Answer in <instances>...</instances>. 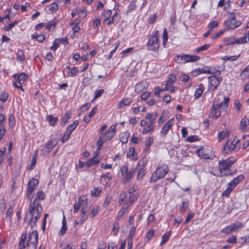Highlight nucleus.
<instances>
[{"instance_id":"f257e3e1","label":"nucleus","mask_w":249,"mask_h":249,"mask_svg":"<svg viewBox=\"0 0 249 249\" xmlns=\"http://www.w3.org/2000/svg\"><path fill=\"white\" fill-rule=\"evenodd\" d=\"M38 237L37 231H33L28 235L27 240L25 243V240L27 239V234L26 233H22L21 240L19 242L18 249H24L26 247H30L31 246L32 247V249H36Z\"/></svg>"},{"instance_id":"f03ea898","label":"nucleus","mask_w":249,"mask_h":249,"mask_svg":"<svg viewBox=\"0 0 249 249\" xmlns=\"http://www.w3.org/2000/svg\"><path fill=\"white\" fill-rule=\"evenodd\" d=\"M236 159L231 157L224 160H221L218 162L219 177L232 176L234 174L231 170V167L236 161Z\"/></svg>"},{"instance_id":"7ed1b4c3","label":"nucleus","mask_w":249,"mask_h":249,"mask_svg":"<svg viewBox=\"0 0 249 249\" xmlns=\"http://www.w3.org/2000/svg\"><path fill=\"white\" fill-rule=\"evenodd\" d=\"M42 209V208L41 205L36 202V200H34L33 202L31 200L28 208V212L31 216L29 219V223L32 227V224L33 223V225H36V223L40 218Z\"/></svg>"},{"instance_id":"20e7f679","label":"nucleus","mask_w":249,"mask_h":249,"mask_svg":"<svg viewBox=\"0 0 249 249\" xmlns=\"http://www.w3.org/2000/svg\"><path fill=\"white\" fill-rule=\"evenodd\" d=\"M168 172L169 169L167 165H161L160 167H158L156 171L152 174L149 182L152 183L160 178H164Z\"/></svg>"},{"instance_id":"39448f33","label":"nucleus","mask_w":249,"mask_h":249,"mask_svg":"<svg viewBox=\"0 0 249 249\" xmlns=\"http://www.w3.org/2000/svg\"><path fill=\"white\" fill-rule=\"evenodd\" d=\"M160 47L158 31L154 32L150 36L147 45L148 49L152 51H157Z\"/></svg>"},{"instance_id":"423d86ee","label":"nucleus","mask_w":249,"mask_h":249,"mask_svg":"<svg viewBox=\"0 0 249 249\" xmlns=\"http://www.w3.org/2000/svg\"><path fill=\"white\" fill-rule=\"evenodd\" d=\"M229 19L225 21L224 24L227 30H233L239 27L241 22L235 19V13L233 12L228 13Z\"/></svg>"},{"instance_id":"0eeeda50","label":"nucleus","mask_w":249,"mask_h":249,"mask_svg":"<svg viewBox=\"0 0 249 249\" xmlns=\"http://www.w3.org/2000/svg\"><path fill=\"white\" fill-rule=\"evenodd\" d=\"M200 57L195 55L182 54L176 56L175 61L178 64L196 62L200 59Z\"/></svg>"},{"instance_id":"6e6552de","label":"nucleus","mask_w":249,"mask_h":249,"mask_svg":"<svg viewBox=\"0 0 249 249\" xmlns=\"http://www.w3.org/2000/svg\"><path fill=\"white\" fill-rule=\"evenodd\" d=\"M244 178L245 177L243 175H239L237 177L235 178L232 180L228 183V188L222 193V196H228L233 189L238 184L243 181Z\"/></svg>"},{"instance_id":"1a4fd4ad","label":"nucleus","mask_w":249,"mask_h":249,"mask_svg":"<svg viewBox=\"0 0 249 249\" xmlns=\"http://www.w3.org/2000/svg\"><path fill=\"white\" fill-rule=\"evenodd\" d=\"M39 183L38 179L33 178L29 181L27 185L26 196L28 199H30L32 197V194L36 189Z\"/></svg>"},{"instance_id":"9d476101","label":"nucleus","mask_w":249,"mask_h":249,"mask_svg":"<svg viewBox=\"0 0 249 249\" xmlns=\"http://www.w3.org/2000/svg\"><path fill=\"white\" fill-rule=\"evenodd\" d=\"M208 79L209 81V84L208 86V90L206 92L210 90H212L213 91L215 90L222 80L221 77L217 78L215 75H212L209 77Z\"/></svg>"},{"instance_id":"9b49d317","label":"nucleus","mask_w":249,"mask_h":249,"mask_svg":"<svg viewBox=\"0 0 249 249\" xmlns=\"http://www.w3.org/2000/svg\"><path fill=\"white\" fill-rule=\"evenodd\" d=\"M197 153L200 157L205 159H212L213 157L212 148L210 147H201L197 150Z\"/></svg>"},{"instance_id":"f8f14e48","label":"nucleus","mask_w":249,"mask_h":249,"mask_svg":"<svg viewBox=\"0 0 249 249\" xmlns=\"http://www.w3.org/2000/svg\"><path fill=\"white\" fill-rule=\"evenodd\" d=\"M57 142L56 139H51L45 145L44 147L41 151L43 155H47L53 148L57 144Z\"/></svg>"},{"instance_id":"ddd939ff","label":"nucleus","mask_w":249,"mask_h":249,"mask_svg":"<svg viewBox=\"0 0 249 249\" xmlns=\"http://www.w3.org/2000/svg\"><path fill=\"white\" fill-rule=\"evenodd\" d=\"M239 142V140H233L231 142L230 144L229 142H227L223 146V150L225 151V153H229L233 150L236 148V144Z\"/></svg>"},{"instance_id":"4468645a","label":"nucleus","mask_w":249,"mask_h":249,"mask_svg":"<svg viewBox=\"0 0 249 249\" xmlns=\"http://www.w3.org/2000/svg\"><path fill=\"white\" fill-rule=\"evenodd\" d=\"M221 114L220 109L218 107L217 105H215V103L214 102L209 114V117L210 118H214L215 119H217L221 116Z\"/></svg>"},{"instance_id":"2eb2a0df","label":"nucleus","mask_w":249,"mask_h":249,"mask_svg":"<svg viewBox=\"0 0 249 249\" xmlns=\"http://www.w3.org/2000/svg\"><path fill=\"white\" fill-rule=\"evenodd\" d=\"M174 118L169 120L162 127L160 133L163 135H166L170 130L172 126L174 124Z\"/></svg>"},{"instance_id":"dca6fc26","label":"nucleus","mask_w":249,"mask_h":249,"mask_svg":"<svg viewBox=\"0 0 249 249\" xmlns=\"http://www.w3.org/2000/svg\"><path fill=\"white\" fill-rule=\"evenodd\" d=\"M135 172V169L134 168H131L130 170L124 175L123 178L122 179V182L125 183L129 182L133 177Z\"/></svg>"},{"instance_id":"f3484780","label":"nucleus","mask_w":249,"mask_h":249,"mask_svg":"<svg viewBox=\"0 0 249 249\" xmlns=\"http://www.w3.org/2000/svg\"><path fill=\"white\" fill-rule=\"evenodd\" d=\"M14 78L17 77V82H18L20 85H22L25 81L28 78V74H25V73H21L20 74L18 75V74H15L13 75Z\"/></svg>"},{"instance_id":"a211bd4d","label":"nucleus","mask_w":249,"mask_h":249,"mask_svg":"<svg viewBox=\"0 0 249 249\" xmlns=\"http://www.w3.org/2000/svg\"><path fill=\"white\" fill-rule=\"evenodd\" d=\"M116 129V125H112L109 128V129L107 130V132L105 134L108 140H111L115 135Z\"/></svg>"},{"instance_id":"6ab92c4d","label":"nucleus","mask_w":249,"mask_h":249,"mask_svg":"<svg viewBox=\"0 0 249 249\" xmlns=\"http://www.w3.org/2000/svg\"><path fill=\"white\" fill-rule=\"evenodd\" d=\"M97 155L96 154L95 156L89 160L85 164L86 166L89 168L93 165H95L98 163L100 161V160L98 159Z\"/></svg>"},{"instance_id":"aec40b11","label":"nucleus","mask_w":249,"mask_h":249,"mask_svg":"<svg viewBox=\"0 0 249 249\" xmlns=\"http://www.w3.org/2000/svg\"><path fill=\"white\" fill-rule=\"evenodd\" d=\"M154 120L149 121L148 125L147 127L144 128L142 130V133L145 135L149 133L152 130L154 129V124H155Z\"/></svg>"},{"instance_id":"412c9836","label":"nucleus","mask_w":249,"mask_h":249,"mask_svg":"<svg viewBox=\"0 0 249 249\" xmlns=\"http://www.w3.org/2000/svg\"><path fill=\"white\" fill-rule=\"evenodd\" d=\"M230 99L229 97H225L224 101L221 102L220 104H215V105L218 106L219 109L225 110L228 107Z\"/></svg>"},{"instance_id":"4be33fe9","label":"nucleus","mask_w":249,"mask_h":249,"mask_svg":"<svg viewBox=\"0 0 249 249\" xmlns=\"http://www.w3.org/2000/svg\"><path fill=\"white\" fill-rule=\"evenodd\" d=\"M120 16L118 14L117 12H115L111 17L110 20L107 21V25H109L112 23L117 24L120 21Z\"/></svg>"},{"instance_id":"5701e85b","label":"nucleus","mask_w":249,"mask_h":249,"mask_svg":"<svg viewBox=\"0 0 249 249\" xmlns=\"http://www.w3.org/2000/svg\"><path fill=\"white\" fill-rule=\"evenodd\" d=\"M204 90V86L202 84H200L198 87L196 89L195 93V99H198L200 97Z\"/></svg>"},{"instance_id":"b1692460","label":"nucleus","mask_w":249,"mask_h":249,"mask_svg":"<svg viewBox=\"0 0 249 249\" xmlns=\"http://www.w3.org/2000/svg\"><path fill=\"white\" fill-rule=\"evenodd\" d=\"M112 15V11L110 10H105L101 14V16L104 18V21L106 22L107 24V21L108 20H110L111 16Z\"/></svg>"},{"instance_id":"393cba45","label":"nucleus","mask_w":249,"mask_h":249,"mask_svg":"<svg viewBox=\"0 0 249 249\" xmlns=\"http://www.w3.org/2000/svg\"><path fill=\"white\" fill-rule=\"evenodd\" d=\"M130 134L129 132L126 131L123 132L120 134V140L123 143H126L127 142L128 139L129 137Z\"/></svg>"},{"instance_id":"a878e982","label":"nucleus","mask_w":249,"mask_h":249,"mask_svg":"<svg viewBox=\"0 0 249 249\" xmlns=\"http://www.w3.org/2000/svg\"><path fill=\"white\" fill-rule=\"evenodd\" d=\"M249 119L245 116L243 118H242L240 122V128L245 130L246 129L248 125L249 124Z\"/></svg>"},{"instance_id":"bb28decb","label":"nucleus","mask_w":249,"mask_h":249,"mask_svg":"<svg viewBox=\"0 0 249 249\" xmlns=\"http://www.w3.org/2000/svg\"><path fill=\"white\" fill-rule=\"evenodd\" d=\"M240 76L242 79H246L249 78V64L242 71Z\"/></svg>"},{"instance_id":"cd10ccee","label":"nucleus","mask_w":249,"mask_h":249,"mask_svg":"<svg viewBox=\"0 0 249 249\" xmlns=\"http://www.w3.org/2000/svg\"><path fill=\"white\" fill-rule=\"evenodd\" d=\"M232 231H235L243 228V225L240 222H236L231 225Z\"/></svg>"},{"instance_id":"c85d7f7f","label":"nucleus","mask_w":249,"mask_h":249,"mask_svg":"<svg viewBox=\"0 0 249 249\" xmlns=\"http://www.w3.org/2000/svg\"><path fill=\"white\" fill-rule=\"evenodd\" d=\"M106 140H104L101 137H100L97 141V145L98 146V148L95 152L97 155H98L100 151L102 149L103 144L106 142Z\"/></svg>"},{"instance_id":"c756f323","label":"nucleus","mask_w":249,"mask_h":249,"mask_svg":"<svg viewBox=\"0 0 249 249\" xmlns=\"http://www.w3.org/2000/svg\"><path fill=\"white\" fill-rule=\"evenodd\" d=\"M78 124H79V121L78 120H76V121H74L73 124H71L68 125L66 130L68 131V132H70L71 133H72V132L74 130V129L76 128V127L78 125Z\"/></svg>"},{"instance_id":"7c9ffc66","label":"nucleus","mask_w":249,"mask_h":249,"mask_svg":"<svg viewBox=\"0 0 249 249\" xmlns=\"http://www.w3.org/2000/svg\"><path fill=\"white\" fill-rule=\"evenodd\" d=\"M67 221L65 216L64 215L62 219V226L60 231L61 235L64 234L67 231Z\"/></svg>"},{"instance_id":"2f4dec72","label":"nucleus","mask_w":249,"mask_h":249,"mask_svg":"<svg viewBox=\"0 0 249 249\" xmlns=\"http://www.w3.org/2000/svg\"><path fill=\"white\" fill-rule=\"evenodd\" d=\"M45 194L42 190L39 189L36 194V198L35 200H43L45 199Z\"/></svg>"},{"instance_id":"473e14b6","label":"nucleus","mask_w":249,"mask_h":249,"mask_svg":"<svg viewBox=\"0 0 249 249\" xmlns=\"http://www.w3.org/2000/svg\"><path fill=\"white\" fill-rule=\"evenodd\" d=\"M236 44L245 43L247 42V34L246 33L244 36L239 38H235Z\"/></svg>"},{"instance_id":"72a5a7b5","label":"nucleus","mask_w":249,"mask_h":249,"mask_svg":"<svg viewBox=\"0 0 249 249\" xmlns=\"http://www.w3.org/2000/svg\"><path fill=\"white\" fill-rule=\"evenodd\" d=\"M171 233V231H169L168 232L163 234L162 236L161 242L160 243V246H162L164 244H165L169 239L170 235Z\"/></svg>"},{"instance_id":"f704fd0d","label":"nucleus","mask_w":249,"mask_h":249,"mask_svg":"<svg viewBox=\"0 0 249 249\" xmlns=\"http://www.w3.org/2000/svg\"><path fill=\"white\" fill-rule=\"evenodd\" d=\"M132 100L131 99L129 98H126V99H124L123 100H122L121 102H119V106L120 107H122L124 106H128L130 105V104L131 103Z\"/></svg>"},{"instance_id":"c9c22d12","label":"nucleus","mask_w":249,"mask_h":249,"mask_svg":"<svg viewBox=\"0 0 249 249\" xmlns=\"http://www.w3.org/2000/svg\"><path fill=\"white\" fill-rule=\"evenodd\" d=\"M47 120L50 125L54 126L57 122V118L53 117V116L50 115L47 117Z\"/></svg>"},{"instance_id":"e433bc0d","label":"nucleus","mask_w":249,"mask_h":249,"mask_svg":"<svg viewBox=\"0 0 249 249\" xmlns=\"http://www.w3.org/2000/svg\"><path fill=\"white\" fill-rule=\"evenodd\" d=\"M99 207L98 206L93 207L91 212L89 213V215L91 218L94 217L98 213Z\"/></svg>"},{"instance_id":"4c0bfd02","label":"nucleus","mask_w":249,"mask_h":249,"mask_svg":"<svg viewBox=\"0 0 249 249\" xmlns=\"http://www.w3.org/2000/svg\"><path fill=\"white\" fill-rule=\"evenodd\" d=\"M17 60L18 61H23L25 60V57L24 55V52L22 50H18L17 53Z\"/></svg>"},{"instance_id":"58836bf2","label":"nucleus","mask_w":249,"mask_h":249,"mask_svg":"<svg viewBox=\"0 0 249 249\" xmlns=\"http://www.w3.org/2000/svg\"><path fill=\"white\" fill-rule=\"evenodd\" d=\"M210 46L211 45L209 44H206L200 47L196 48L195 50V52L198 53L200 52L207 50L210 48Z\"/></svg>"},{"instance_id":"ea45409f","label":"nucleus","mask_w":249,"mask_h":249,"mask_svg":"<svg viewBox=\"0 0 249 249\" xmlns=\"http://www.w3.org/2000/svg\"><path fill=\"white\" fill-rule=\"evenodd\" d=\"M153 138L149 137L148 139L147 142H146V143L145 144V148L144 149V152L146 153L148 151V150L150 147V145L153 143Z\"/></svg>"},{"instance_id":"a19ab883","label":"nucleus","mask_w":249,"mask_h":249,"mask_svg":"<svg viewBox=\"0 0 249 249\" xmlns=\"http://www.w3.org/2000/svg\"><path fill=\"white\" fill-rule=\"evenodd\" d=\"M120 228V224L118 222H115L113 224V227L112 229V232L114 235H116L119 231Z\"/></svg>"},{"instance_id":"79ce46f5","label":"nucleus","mask_w":249,"mask_h":249,"mask_svg":"<svg viewBox=\"0 0 249 249\" xmlns=\"http://www.w3.org/2000/svg\"><path fill=\"white\" fill-rule=\"evenodd\" d=\"M71 117L70 112L67 111L65 113L64 116L62 119V125L64 126L67 123L68 120Z\"/></svg>"},{"instance_id":"37998d69","label":"nucleus","mask_w":249,"mask_h":249,"mask_svg":"<svg viewBox=\"0 0 249 249\" xmlns=\"http://www.w3.org/2000/svg\"><path fill=\"white\" fill-rule=\"evenodd\" d=\"M198 71H199V73H201L212 74L213 73L211 71L210 68L208 67H205L203 68H198Z\"/></svg>"},{"instance_id":"c03bdc74","label":"nucleus","mask_w":249,"mask_h":249,"mask_svg":"<svg viewBox=\"0 0 249 249\" xmlns=\"http://www.w3.org/2000/svg\"><path fill=\"white\" fill-rule=\"evenodd\" d=\"M81 206V212L82 213H86L90 210V207L88 205L87 201Z\"/></svg>"},{"instance_id":"a18cd8bd","label":"nucleus","mask_w":249,"mask_h":249,"mask_svg":"<svg viewBox=\"0 0 249 249\" xmlns=\"http://www.w3.org/2000/svg\"><path fill=\"white\" fill-rule=\"evenodd\" d=\"M101 192V189L98 187H94L91 190V194L92 196H97Z\"/></svg>"},{"instance_id":"49530a36","label":"nucleus","mask_w":249,"mask_h":249,"mask_svg":"<svg viewBox=\"0 0 249 249\" xmlns=\"http://www.w3.org/2000/svg\"><path fill=\"white\" fill-rule=\"evenodd\" d=\"M60 43V40H59L58 38L55 39L53 42V45L50 48V50L54 51H56L58 47L59 46Z\"/></svg>"},{"instance_id":"de8ad7c7","label":"nucleus","mask_w":249,"mask_h":249,"mask_svg":"<svg viewBox=\"0 0 249 249\" xmlns=\"http://www.w3.org/2000/svg\"><path fill=\"white\" fill-rule=\"evenodd\" d=\"M9 125L10 127H13L15 125V119L13 114H11L8 118Z\"/></svg>"},{"instance_id":"09e8293b","label":"nucleus","mask_w":249,"mask_h":249,"mask_svg":"<svg viewBox=\"0 0 249 249\" xmlns=\"http://www.w3.org/2000/svg\"><path fill=\"white\" fill-rule=\"evenodd\" d=\"M78 24V22H77L76 21L70 24V26L72 27V31L74 33H77L80 30L79 27L77 26Z\"/></svg>"},{"instance_id":"8fccbe9b","label":"nucleus","mask_w":249,"mask_h":249,"mask_svg":"<svg viewBox=\"0 0 249 249\" xmlns=\"http://www.w3.org/2000/svg\"><path fill=\"white\" fill-rule=\"evenodd\" d=\"M58 9L57 4L55 2H53L50 4L49 6V9L50 11L53 13L55 12Z\"/></svg>"},{"instance_id":"3c124183","label":"nucleus","mask_w":249,"mask_h":249,"mask_svg":"<svg viewBox=\"0 0 249 249\" xmlns=\"http://www.w3.org/2000/svg\"><path fill=\"white\" fill-rule=\"evenodd\" d=\"M71 133L70 132H68V131H66L63 137L62 138L61 141L63 143L67 142L70 138V137L71 135Z\"/></svg>"},{"instance_id":"603ef678","label":"nucleus","mask_w":249,"mask_h":249,"mask_svg":"<svg viewBox=\"0 0 249 249\" xmlns=\"http://www.w3.org/2000/svg\"><path fill=\"white\" fill-rule=\"evenodd\" d=\"M36 156H37V154L36 153L32 157L31 163L30 164V167L28 168L30 170H32L34 168V166H35V165L36 163Z\"/></svg>"},{"instance_id":"864d4df0","label":"nucleus","mask_w":249,"mask_h":249,"mask_svg":"<svg viewBox=\"0 0 249 249\" xmlns=\"http://www.w3.org/2000/svg\"><path fill=\"white\" fill-rule=\"evenodd\" d=\"M221 231L222 233H226L227 234L233 232L231 225L230 226H226L225 228L221 230Z\"/></svg>"},{"instance_id":"5fc2aeb1","label":"nucleus","mask_w":249,"mask_h":249,"mask_svg":"<svg viewBox=\"0 0 249 249\" xmlns=\"http://www.w3.org/2000/svg\"><path fill=\"white\" fill-rule=\"evenodd\" d=\"M139 195L138 194H131L129 197V201L132 203L137 200Z\"/></svg>"},{"instance_id":"6e6d98bb","label":"nucleus","mask_w":249,"mask_h":249,"mask_svg":"<svg viewBox=\"0 0 249 249\" xmlns=\"http://www.w3.org/2000/svg\"><path fill=\"white\" fill-rule=\"evenodd\" d=\"M225 43L227 45L236 44L235 38H228L225 39Z\"/></svg>"},{"instance_id":"4d7b16f0","label":"nucleus","mask_w":249,"mask_h":249,"mask_svg":"<svg viewBox=\"0 0 249 249\" xmlns=\"http://www.w3.org/2000/svg\"><path fill=\"white\" fill-rule=\"evenodd\" d=\"M238 57H239V55H234V56H225L224 57H223V60H224L225 61H233L236 60Z\"/></svg>"},{"instance_id":"13d9d810","label":"nucleus","mask_w":249,"mask_h":249,"mask_svg":"<svg viewBox=\"0 0 249 249\" xmlns=\"http://www.w3.org/2000/svg\"><path fill=\"white\" fill-rule=\"evenodd\" d=\"M189 206V202L188 201H183L182 203V205L181 208L180 209V211L182 213H184L185 211L187 209V208Z\"/></svg>"},{"instance_id":"bf43d9fd","label":"nucleus","mask_w":249,"mask_h":249,"mask_svg":"<svg viewBox=\"0 0 249 249\" xmlns=\"http://www.w3.org/2000/svg\"><path fill=\"white\" fill-rule=\"evenodd\" d=\"M13 212V208L11 206L10 208L7 210L6 212V215L5 216V218L8 220L10 219V217L12 214Z\"/></svg>"},{"instance_id":"052dcab7","label":"nucleus","mask_w":249,"mask_h":249,"mask_svg":"<svg viewBox=\"0 0 249 249\" xmlns=\"http://www.w3.org/2000/svg\"><path fill=\"white\" fill-rule=\"evenodd\" d=\"M6 206V203L4 199H1L0 200V211L3 212Z\"/></svg>"},{"instance_id":"680f3d73","label":"nucleus","mask_w":249,"mask_h":249,"mask_svg":"<svg viewBox=\"0 0 249 249\" xmlns=\"http://www.w3.org/2000/svg\"><path fill=\"white\" fill-rule=\"evenodd\" d=\"M135 7H136V4H135V1H131L130 2V3L128 6V9H127L126 12H130L133 11V10H134Z\"/></svg>"},{"instance_id":"e2e57ef3","label":"nucleus","mask_w":249,"mask_h":249,"mask_svg":"<svg viewBox=\"0 0 249 249\" xmlns=\"http://www.w3.org/2000/svg\"><path fill=\"white\" fill-rule=\"evenodd\" d=\"M146 172L145 170L144 169V168H142V169H140V170L138 172V174L137 175V178L138 179H141L142 178V177L144 176Z\"/></svg>"},{"instance_id":"0e129e2a","label":"nucleus","mask_w":249,"mask_h":249,"mask_svg":"<svg viewBox=\"0 0 249 249\" xmlns=\"http://www.w3.org/2000/svg\"><path fill=\"white\" fill-rule=\"evenodd\" d=\"M112 199V196H107L105 200V202L103 204L104 207H107L109 204L110 203L111 200Z\"/></svg>"},{"instance_id":"69168bd1","label":"nucleus","mask_w":249,"mask_h":249,"mask_svg":"<svg viewBox=\"0 0 249 249\" xmlns=\"http://www.w3.org/2000/svg\"><path fill=\"white\" fill-rule=\"evenodd\" d=\"M104 90L103 89H100L95 90L94 92V99L100 97L102 94L104 93Z\"/></svg>"},{"instance_id":"338daca9","label":"nucleus","mask_w":249,"mask_h":249,"mask_svg":"<svg viewBox=\"0 0 249 249\" xmlns=\"http://www.w3.org/2000/svg\"><path fill=\"white\" fill-rule=\"evenodd\" d=\"M120 171L122 175L124 176L129 170L127 166L124 165L121 167Z\"/></svg>"},{"instance_id":"774afa93","label":"nucleus","mask_w":249,"mask_h":249,"mask_svg":"<svg viewBox=\"0 0 249 249\" xmlns=\"http://www.w3.org/2000/svg\"><path fill=\"white\" fill-rule=\"evenodd\" d=\"M218 22L216 20H214L212 22H211L209 25H208V28L211 30H213V29L216 27L218 26Z\"/></svg>"}]
</instances>
